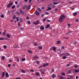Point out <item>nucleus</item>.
<instances>
[{
    "label": "nucleus",
    "instance_id": "obj_62",
    "mask_svg": "<svg viewBox=\"0 0 79 79\" xmlns=\"http://www.w3.org/2000/svg\"><path fill=\"white\" fill-rule=\"evenodd\" d=\"M12 66L13 67H15V64H12Z\"/></svg>",
    "mask_w": 79,
    "mask_h": 79
},
{
    "label": "nucleus",
    "instance_id": "obj_39",
    "mask_svg": "<svg viewBox=\"0 0 79 79\" xmlns=\"http://www.w3.org/2000/svg\"><path fill=\"white\" fill-rule=\"evenodd\" d=\"M1 18H4V15H1Z\"/></svg>",
    "mask_w": 79,
    "mask_h": 79
},
{
    "label": "nucleus",
    "instance_id": "obj_53",
    "mask_svg": "<svg viewBox=\"0 0 79 79\" xmlns=\"http://www.w3.org/2000/svg\"><path fill=\"white\" fill-rule=\"evenodd\" d=\"M10 64H9L7 66H8V67H9V68H10Z\"/></svg>",
    "mask_w": 79,
    "mask_h": 79
},
{
    "label": "nucleus",
    "instance_id": "obj_40",
    "mask_svg": "<svg viewBox=\"0 0 79 79\" xmlns=\"http://www.w3.org/2000/svg\"><path fill=\"white\" fill-rule=\"evenodd\" d=\"M28 52H29V53H32V51L31 50H28Z\"/></svg>",
    "mask_w": 79,
    "mask_h": 79
},
{
    "label": "nucleus",
    "instance_id": "obj_58",
    "mask_svg": "<svg viewBox=\"0 0 79 79\" xmlns=\"http://www.w3.org/2000/svg\"><path fill=\"white\" fill-rule=\"evenodd\" d=\"M31 1H32V0H29V3H31Z\"/></svg>",
    "mask_w": 79,
    "mask_h": 79
},
{
    "label": "nucleus",
    "instance_id": "obj_37",
    "mask_svg": "<svg viewBox=\"0 0 79 79\" xmlns=\"http://www.w3.org/2000/svg\"><path fill=\"white\" fill-rule=\"evenodd\" d=\"M27 23L28 24H31V22H30V21H27Z\"/></svg>",
    "mask_w": 79,
    "mask_h": 79
},
{
    "label": "nucleus",
    "instance_id": "obj_63",
    "mask_svg": "<svg viewBox=\"0 0 79 79\" xmlns=\"http://www.w3.org/2000/svg\"><path fill=\"white\" fill-rule=\"evenodd\" d=\"M18 25L19 26H20V23H18Z\"/></svg>",
    "mask_w": 79,
    "mask_h": 79
},
{
    "label": "nucleus",
    "instance_id": "obj_33",
    "mask_svg": "<svg viewBox=\"0 0 79 79\" xmlns=\"http://www.w3.org/2000/svg\"><path fill=\"white\" fill-rule=\"evenodd\" d=\"M4 40V38H0V40Z\"/></svg>",
    "mask_w": 79,
    "mask_h": 79
},
{
    "label": "nucleus",
    "instance_id": "obj_12",
    "mask_svg": "<svg viewBox=\"0 0 79 79\" xmlns=\"http://www.w3.org/2000/svg\"><path fill=\"white\" fill-rule=\"evenodd\" d=\"M64 55H66V56H68V55H69V53L68 52H66L64 54Z\"/></svg>",
    "mask_w": 79,
    "mask_h": 79
},
{
    "label": "nucleus",
    "instance_id": "obj_32",
    "mask_svg": "<svg viewBox=\"0 0 79 79\" xmlns=\"http://www.w3.org/2000/svg\"><path fill=\"white\" fill-rule=\"evenodd\" d=\"M16 14L18 15H21L18 12H16Z\"/></svg>",
    "mask_w": 79,
    "mask_h": 79
},
{
    "label": "nucleus",
    "instance_id": "obj_49",
    "mask_svg": "<svg viewBox=\"0 0 79 79\" xmlns=\"http://www.w3.org/2000/svg\"><path fill=\"white\" fill-rule=\"evenodd\" d=\"M79 21V19H76V22H78Z\"/></svg>",
    "mask_w": 79,
    "mask_h": 79
},
{
    "label": "nucleus",
    "instance_id": "obj_56",
    "mask_svg": "<svg viewBox=\"0 0 79 79\" xmlns=\"http://www.w3.org/2000/svg\"><path fill=\"white\" fill-rule=\"evenodd\" d=\"M70 34L69 32H69H67V33H66V35H68V34Z\"/></svg>",
    "mask_w": 79,
    "mask_h": 79
},
{
    "label": "nucleus",
    "instance_id": "obj_4",
    "mask_svg": "<svg viewBox=\"0 0 79 79\" xmlns=\"http://www.w3.org/2000/svg\"><path fill=\"white\" fill-rule=\"evenodd\" d=\"M33 24H35V25H37V24H39V21L37 20L36 22H33Z\"/></svg>",
    "mask_w": 79,
    "mask_h": 79
},
{
    "label": "nucleus",
    "instance_id": "obj_47",
    "mask_svg": "<svg viewBox=\"0 0 79 79\" xmlns=\"http://www.w3.org/2000/svg\"><path fill=\"white\" fill-rule=\"evenodd\" d=\"M16 18V16L14 15V16L13 17V19H15Z\"/></svg>",
    "mask_w": 79,
    "mask_h": 79
},
{
    "label": "nucleus",
    "instance_id": "obj_19",
    "mask_svg": "<svg viewBox=\"0 0 79 79\" xmlns=\"http://www.w3.org/2000/svg\"><path fill=\"white\" fill-rule=\"evenodd\" d=\"M25 60H26V59H25V58H22L21 60L22 61H25Z\"/></svg>",
    "mask_w": 79,
    "mask_h": 79
},
{
    "label": "nucleus",
    "instance_id": "obj_36",
    "mask_svg": "<svg viewBox=\"0 0 79 79\" xmlns=\"http://www.w3.org/2000/svg\"><path fill=\"white\" fill-rule=\"evenodd\" d=\"M1 59L2 60H4L5 59V56H2V57L1 58Z\"/></svg>",
    "mask_w": 79,
    "mask_h": 79
},
{
    "label": "nucleus",
    "instance_id": "obj_14",
    "mask_svg": "<svg viewBox=\"0 0 79 79\" xmlns=\"http://www.w3.org/2000/svg\"><path fill=\"white\" fill-rule=\"evenodd\" d=\"M21 73H26V71L25 70H22L21 71Z\"/></svg>",
    "mask_w": 79,
    "mask_h": 79
},
{
    "label": "nucleus",
    "instance_id": "obj_42",
    "mask_svg": "<svg viewBox=\"0 0 79 79\" xmlns=\"http://www.w3.org/2000/svg\"><path fill=\"white\" fill-rule=\"evenodd\" d=\"M18 18H17V22L19 21V19H18Z\"/></svg>",
    "mask_w": 79,
    "mask_h": 79
},
{
    "label": "nucleus",
    "instance_id": "obj_21",
    "mask_svg": "<svg viewBox=\"0 0 79 79\" xmlns=\"http://www.w3.org/2000/svg\"><path fill=\"white\" fill-rule=\"evenodd\" d=\"M52 48L54 51H56V48L55 47H53Z\"/></svg>",
    "mask_w": 79,
    "mask_h": 79
},
{
    "label": "nucleus",
    "instance_id": "obj_6",
    "mask_svg": "<svg viewBox=\"0 0 79 79\" xmlns=\"http://www.w3.org/2000/svg\"><path fill=\"white\" fill-rule=\"evenodd\" d=\"M5 72H3L2 73V78H3V77H4L5 76Z\"/></svg>",
    "mask_w": 79,
    "mask_h": 79
},
{
    "label": "nucleus",
    "instance_id": "obj_38",
    "mask_svg": "<svg viewBox=\"0 0 79 79\" xmlns=\"http://www.w3.org/2000/svg\"><path fill=\"white\" fill-rule=\"evenodd\" d=\"M49 6H53V4H52V3H51L49 5Z\"/></svg>",
    "mask_w": 79,
    "mask_h": 79
},
{
    "label": "nucleus",
    "instance_id": "obj_50",
    "mask_svg": "<svg viewBox=\"0 0 79 79\" xmlns=\"http://www.w3.org/2000/svg\"><path fill=\"white\" fill-rule=\"evenodd\" d=\"M52 6L53 8H55V6L53 5H52Z\"/></svg>",
    "mask_w": 79,
    "mask_h": 79
},
{
    "label": "nucleus",
    "instance_id": "obj_30",
    "mask_svg": "<svg viewBox=\"0 0 79 79\" xmlns=\"http://www.w3.org/2000/svg\"><path fill=\"white\" fill-rule=\"evenodd\" d=\"M57 53L59 54L60 53H61V51H60V50H58Z\"/></svg>",
    "mask_w": 79,
    "mask_h": 79
},
{
    "label": "nucleus",
    "instance_id": "obj_57",
    "mask_svg": "<svg viewBox=\"0 0 79 79\" xmlns=\"http://www.w3.org/2000/svg\"><path fill=\"white\" fill-rule=\"evenodd\" d=\"M53 4L54 5H57V3H56V2H54V3H53Z\"/></svg>",
    "mask_w": 79,
    "mask_h": 79
},
{
    "label": "nucleus",
    "instance_id": "obj_10",
    "mask_svg": "<svg viewBox=\"0 0 79 79\" xmlns=\"http://www.w3.org/2000/svg\"><path fill=\"white\" fill-rule=\"evenodd\" d=\"M56 77V75H55V74H53L52 76V77L54 78H55Z\"/></svg>",
    "mask_w": 79,
    "mask_h": 79
},
{
    "label": "nucleus",
    "instance_id": "obj_8",
    "mask_svg": "<svg viewBox=\"0 0 79 79\" xmlns=\"http://www.w3.org/2000/svg\"><path fill=\"white\" fill-rule=\"evenodd\" d=\"M79 69H75L74 72L75 73H79Z\"/></svg>",
    "mask_w": 79,
    "mask_h": 79
},
{
    "label": "nucleus",
    "instance_id": "obj_23",
    "mask_svg": "<svg viewBox=\"0 0 79 79\" xmlns=\"http://www.w3.org/2000/svg\"><path fill=\"white\" fill-rule=\"evenodd\" d=\"M3 47H4V48L5 49H6V48H7V47L6 46V45H4L3 46Z\"/></svg>",
    "mask_w": 79,
    "mask_h": 79
},
{
    "label": "nucleus",
    "instance_id": "obj_48",
    "mask_svg": "<svg viewBox=\"0 0 79 79\" xmlns=\"http://www.w3.org/2000/svg\"><path fill=\"white\" fill-rule=\"evenodd\" d=\"M34 45H35V46H37V44L36 43H34Z\"/></svg>",
    "mask_w": 79,
    "mask_h": 79
},
{
    "label": "nucleus",
    "instance_id": "obj_41",
    "mask_svg": "<svg viewBox=\"0 0 79 79\" xmlns=\"http://www.w3.org/2000/svg\"><path fill=\"white\" fill-rule=\"evenodd\" d=\"M15 6H12V9H14V8H15Z\"/></svg>",
    "mask_w": 79,
    "mask_h": 79
},
{
    "label": "nucleus",
    "instance_id": "obj_15",
    "mask_svg": "<svg viewBox=\"0 0 79 79\" xmlns=\"http://www.w3.org/2000/svg\"><path fill=\"white\" fill-rule=\"evenodd\" d=\"M31 8V6L30 5H29L28 6L27 8V10H30V8Z\"/></svg>",
    "mask_w": 79,
    "mask_h": 79
},
{
    "label": "nucleus",
    "instance_id": "obj_44",
    "mask_svg": "<svg viewBox=\"0 0 79 79\" xmlns=\"http://www.w3.org/2000/svg\"><path fill=\"white\" fill-rule=\"evenodd\" d=\"M17 61L19 62V58H17Z\"/></svg>",
    "mask_w": 79,
    "mask_h": 79
},
{
    "label": "nucleus",
    "instance_id": "obj_35",
    "mask_svg": "<svg viewBox=\"0 0 79 79\" xmlns=\"http://www.w3.org/2000/svg\"><path fill=\"white\" fill-rule=\"evenodd\" d=\"M73 15L74 16H76L77 15V13L75 12L73 14Z\"/></svg>",
    "mask_w": 79,
    "mask_h": 79
},
{
    "label": "nucleus",
    "instance_id": "obj_22",
    "mask_svg": "<svg viewBox=\"0 0 79 79\" xmlns=\"http://www.w3.org/2000/svg\"><path fill=\"white\" fill-rule=\"evenodd\" d=\"M37 9L40 12L41 11V9L39 8H37Z\"/></svg>",
    "mask_w": 79,
    "mask_h": 79
},
{
    "label": "nucleus",
    "instance_id": "obj_43",
    "mask_svg": "<svg viewBox=\"0 0 79 79\" xmlns=\"http://www.w3.org/2000/svg\"><path fill=\"white\" fill-rule=\"evenodd\" d=\"M61 74L62 75V76H65V73H62Z\"/></svg>",
    "mask_w": 79,
    "mask_h": 79
},
{
    "label": "nucleus",
    "instance_id": "obj_1",
    "mask_svg": "<svg viewBox=\"0 0 79 79\" xmlns=\"http://www.w3.org/2000/svg\"><path fill=\"white\" fill-rule=\"evenodd\" d=\"M65 18V16L62 15L61 17L59 18V20L60 22L61 23L63 22V21L64 20V19Z\"/></svg>",
    "mask_w": 79,
    "mask_h": 79
},
{
    "label": "nucleus",
    "instance_id": "obj_24",
    "mask_svg": "<svg viewBox=\"0 0 79 79\" xmlns=\"http://www.w3.org/2000/svg\"><path fill=\"white\" fill-rule=\"evenodd\" d=\"M6 35L7 37H8V38H10V35L8 34H6Z\"/></svg>",
    "mask_w": 79,
    "mask_h": 79
},
{
    "label": "nucleus",
    "instance_id": "obj_18",
    "mask_svg": "<svg viewBox=\"0 0 79 79\" xmlns=\"http://www.w3.org/2000/svg\"><path fill=\"white\" fill-rule=\"evenodd\" d=\"M60 43H61V42L60 41H58L56 42L57 44H60Z\"/></svg>",
    "mask_w": 79,
    "mask_h": 79
},
{
    "label": "nucleus",
    "instance_id": "obj_25",
    "mask_svg": "<svg viewBox=\"0 0 79 79\" xmlns=\"http://www.w3.org/2000/svg\"><path fill=\"white\" fill-rule=\"evenodd\" d=\"M68 73H69H69H71V70H69V71L68 72Z\"/></svg>",
    "mask_w": 79,
    "mask_h": 79
},
{
    "label": "nucleus",
    "instance_id": "obj_11",
    "mask_svg": "<svg viewBox=\"0 0 79 79\" xmlns=\"http://www.w3.org/2000/svg\"><path fill=\"white\" fill-rule=\"evenodd\" d=\"M5 76L6 77H9V75L8 74V73H6Z\"/></svg>",
    "mask_w": 79,
    "mask_h": 79
},
{
    "label": "nucleus",
    "instance_id": "obj_59",
    "mask_svg": "<svg viewBox=\"0 0 79 79\" xmlns=\"http://www.w3.org/2000/svg\"><path fill=\"white\" fill-rule=\"evenodd\" d=\"M30 71H31V72H34V70H30Z\"/></svg>",
    "mask_w": 79,
    "mask_h": 79
},
{
    "label": "nucleus",
    "instance_id": "obj_55",
    "mask_svg": "<svg viewBox=\"0 0 79 79\" xmlns=\"http://www.w3.org/2000/svg\"><path fill=\"white\" fill-rule=\"evenodd\" d=\"M19 19H20V22L21 23H23V20L21 19V18H19Z\"/></svg>",
    "mask_w": 79,
    "mask_h": 79
},
{
    "label": "nucleus",
    "instance_id": "obj_46",
    "mask_svg": "<svg viewBox=\"0 0 79 79\" xmlns=\"http://www.w3.org/2000/svg\"><path fill=\"white\" fill-rule=\"evenodd\" d=\"M15 79H21V78H20L19 77H17L15 78Z\"/></svg>",
    "mask_w": 79,
    "mask_h": 79
},
{
    "label": "nucleus",
    "instance_id": "obj_61",
    "mask_svg": "<svg viewBox=\"0 0 79 79\" xmlns=\"http://www.w3.org/2000/svg\"><path fill=\"white\" fill-rule=\"evenodd\" d=\"M41 16H42V17H44V14H42L41 15Z\"/></svg>",
    "mask_w": 79,
    "mask_h": 79
},
{
    "label": "nucleus",
    "instance_id": "obj_9",
    "mask_svg": "<svg viewBox=\"0 0 79 79\" xmlns=\"http://www.w3.org/2000/svg\"><path fill=\"white\" fill-rule=\"evenodd\" d=\"M20 13H21V14H22V15H24V11H23L22 10H20Z\"/></svg>",
    "mask_w": 79,
    "mask_h": 79
},
{
    "label": "nucleus",
    "instance_id": "obj_16",
    "mask_svg": "<svg viewBox=\"0 0 79 79\" xmlns=\"http://www.w3.org/2000/svg\"><path fill=\"white\" fill-rule=\"evenodd\" d=\"M39 72H38V73H36V76H39Z\"/></svg>",
    "mask_w": 79,
    "mask_h": 79
},
{
    "label": "nucleus",
    "instance_id": "obj_60",
    "mask_svg": "<svg viewBox=\"0 0 79 79\" xmlns=\"http://www.w3.org/2000/svg\"><path fill=\"white\" fill-rule=\"evenodd\" d=\"M15 4H18V2L17 1H15Z\"/></svg>",
    "mask_w": 79,
    "mask_h": 79
},
{
    "label": "nucleus",
    "instance_id": "obj_29",
    "mask_svg": "<svg viewBox=\"0 0 79 79\" xmlns=\"http://www.w3.org/2000/svg\"><path fill=\"white\" fill-rule=\"evenodd\" d=\"M20 30L21 31H23L24 30V28L23 27H21L20 28Z\"/></svg>",
    "mask_w": 79,
    "mask_h": 79
},
{
    "label": "nucleus",
    "instance_id": "obj_34",
    "mask_svg": "<svg viewBox=\"0 0 79 79\" xmlns=\"http://www.w3.org/2000/svg\"><path fill=\"white\" fill-rule=\"evenodd\" d=\"M65 58H66V56H64L63 57V59H65Z\"/></svg>",
    "mask_w": 79,
    "mask_h": 79
},
{
    "label": "nucleus",
    "instance_id": "obj_3",
    "mask_svg": "<svg viewBox=\"0 0 79 79\" xmlns=\"http://www.w3.org/2000/svg\"><path fill=\"white\" fill-rule=\"evenodd\" d=\"M34 13L35 15H36V16H39V15H40V13H39V12L37 10L35 11Z\"/></svg>",
    "mask_w": 79,
    "mask_h": 79
},
{
    "label": "nucleus",
    "instance_id": "obj_51",
    "mask_svg": "<svg viewBox=\"0 0 79 79\" xmlns=\"http://www.w3.org/2000/svg\"><path fill=\"white\" fill-rule=\"evenodd\" d=\"M74 68H77V65L74 66Z\"/></svg>",
    "mask_w": 79,
    "mask_h": 79
},
{
    "label": "nucleus",
    "instance_id": "obj_13",
    "mask_svg": "<svg viewBox=\"0 0 79 79\" xmlns=\"http://www.w3.org/2000/svg\"><path fill=\"white\" fill-rule=\"evenodd\" d=\"M40 29L41 30H44V27L42 26L40 27Z\"/></svg>",
    "mask_w": 79,
    "mask_h": 79
},
{
    "label": "nucleus",
    "instance_id": "obj_45",
    "mask_svg": "<svg viewBox=\"0 0 79 79\" xmlns=\"http://www.w3.org/2000/svg\"><path fill=\"white\" fill-rule=\"evenodd\" d=\"M70 78L71 79H73V78H74V76H70Z\"/></svg>",
    "mask_w": 79,
    "mask_h": 79
},
{
    "label": "nucleus",
    "instance_id": "obj_52",
    "mask_svg": "<svg viewBox=\"0 0 79 79\" xmlns=\"http://www.w3.org/2000/svg\"><path fill=\"white\" fill-rule=\"evenodd\" d=\"M36 63H37V64H39V63H39V62L38 61H36Z\"/></svg>",
    "mask_w": 79,
    "mask_h": 79
},
{
    "label": "nucleus",
    "instance_id": "obj_20",
    "mask_svg": "<svg viewBox=\"0 0 79 79\" xmlns=\"http://www.w3.org/2000/svg\"><path fill=\"white\" fill-rule=\"evenodd\" d=\"M60 79H64V77L63 76H60L59 77Z\"/></svg>",
    "mask_w": 79,
    "mask_h": 79
},
{
    "label": "nucleus",
    "instance_id": "obj_28",
    "mask_svg": "<svg viewBox=\"0 0 79 79\" xmlns=\"http://www.w3.org/2000/svg\"><path fill=\"white\" fill-rule=\"evenodd\" d=\"M47 18H45V19H43V21H44V22H45V21H46V20H47Z\"/></svg>",
    "mask_w": 79,
    "mask_h": 79
},
{
    "label": "nucleus",
    "instance_id": "obj_31",
    "mask_svg": "<svg viewBox=\"0 0 79 79\" xmlns=\"http://www.w3.org/2000/svg\"><path fill=\"white\" fill-rule=\"evenodd\" d=\"M38 48H39V49H42V46H39L38 47Z\"/></svg>",
    "mask_w": 79,
    "mask_h": 79
},
{
    "label": "nucleus",
    "instance_id": "obj_54",
    "mask_svg": "<svg viewBox=\"0 0 79 79\" xmlns=\"http://www.w3.org/2000/svg\"><path fill=\"white\" fill-rule=\"evenodd\" d=\"M68 27H70V26H71V25H70V24H68Z\"/></svg>",
    "mask_w": 79,
    "mask_h": 79
},
{
    "label": "nucleus",
    "instance_id": "obj_27",
    "mask_svg": "<svg viewBox=\"0 0 79 79\" xmlns=\"http://www.w3.org/2000/svg\"><path fill=\"white\" fill-rule=\"evenodd\" d=\"M50 27V25H47V26H46V28H48V27Z\"/></svg>",
    "mask_w": 79,
    "mask_h": 79
},
{
    "label": "nucleus",
    "instance_id": "obj_17",
    "mask_svg": "<svg viewBox=\"0 0 79 79\" xmlns=\"http://www.w3.org/2000/svg\"><path fill=\"white\" fill-rule=\"evenodd\" d=\"M52 10V7H49L47 9L48 11H49V10Z\"/></svg>",
    "mask_w": 79,
    "mask_h": 79
},
{
    "label": "nucleus",
    "instance_id": "obj_26",
    "mask_svg": "<svg viewBox=\"0 0 79 79\" xmlns=\"http://www.w3.org/2000/svg\"><path fill=\"white\" fill-rule=\"evenodd\" d=\"M26 7H27V6L26 5L24 6L23 7V9H25Z\"/></svg>",
    "mask_w": 79,
    "mask_h": 79
},
{
    "label": "nucleus",
    "instance_id": "obj_2",
    "mask_svg": "<svg viewBox=\"0 0 79 79\" xmlns=\"http://www.w3.org/2000/svg\"><path fill=\"white\" fill-rule=\"evenodd\" d=\"M12 5H13V3L10 2V4H8L7 6V8H10V7H11V6H12Z\"/></svg>",
    "mask_w": 79,
    "mask_h": 79
},
{
    "label": "nucleus",
    "instance_id": "obj_7",
    "mask_svg": "<svg viewBox=\"0 0 79 79\" xmlns=\"http://www.w3.org/2000/svg\"><path fill=\"white\" fill-rule=\"evenodd\" d=\"M48 63H46V64L45 63L43 64V67H45V66H48Z\"/></svg>",
    "mask_w": 79,
    "mask_h": 79
},
{
    "label": "nucleus",
    "instance_id": "obj_5",
    "mask_svg": "<svg viewBox=\"0 0 79 79\" xmlns=\"http://www.w3.org/2000/svg\"><path fill=\"white\" fill-rule=\"evenodd\" d=\"M45 70H44L42 72V76H44L45 75Z\"/></svg>",
    "mask_w": 79,
    "mask_h": 79
},
{
    "label": "nucleus",
    "instance_id": "obj_64",
    "mask_svg": "<svg viewBox=\"0 0 79 79\" xmlns=\"http://www.w3.org/2000/svg\"><path fill=\"white\" fill-rule=\"evenodd\" d=\"M39 68H42V66L41 65L39 67Z\"/></svg>",
    "mask_w": 79,
    "mask_h": 79
}]
</instances>
